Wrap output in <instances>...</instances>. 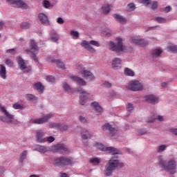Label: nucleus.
I'll use <instances>...</instances> for the list:
<instances>
[{"label": "nucleus", "mask_w": 177, "mask_h": 177, "mask_svg": "<svg viewBox=\"0 0 177 177\" xmlns=\"http://www.w3.org/2000/svg\"><path fill=\"white\" fill-rule=\"evenodd\" d=\"M71 80H72L74 82H76L77 85H80V86H85L86 85V81L85 80L75 76V75H72L70 76Z\"/></svg>", "instance_id": "19"}, {"label": "nucleus", "mask_w": 177, "mask_h": 177, "mask_svg": "<svg viewBox=\"0 0 177 177\" xmlns=\"http://www.w3.org/2000/svg\"><path fill=\"white\" fill-rule=\"evenodd\" d=\"M12 107L15 110H23V109H24V105L20 104L19 103H15L13 104Z\"/></svg>", "instance_id": "39"}, {"label": "nucleus", "mask_w": 177, "mask_h": 177, "mask_svg": "<svg viewBox=\"0 0 177 177\" xmlns=\"http://www.w3.org/2000/svg\"><path fill=\"white\" fill-rule=\"evenodd\" d=\"M95 147L101 151H104L105 153H109V154L112 155L104 167V172L106 176H111V175H113V172L115 171L116 168H118V167L122 168L124 167V163L120 162L118 156V154H121V151L113 147H106L103 145V144L99 142L95 144Z\"/></svg>", "instance_id": "1"}, {"label": "nucleus", "mask_w": 177, "mask_h": 177, "mask_svg": "<svg viewBox=\"0 0 177 177\" xmlns=\"http://www.w3.org/2000/svg\"><path fill=\"white\" fill-rule=\"evenodd\" d=\"M158 8V3H157V1H153L152 3V10H157Z\"/></svg>", "instance_id": "53"}, {"label": "nucleus", "mask_w": 177, "mask_h": 177, "mask_svg": "<svg viewBox=\"0 0 177 177\" xmlns=\"http://www.w3.org/2000/svg\"><path fill=\"white\" fill-rule=\"evenodd\" d=\"M26 157H27V151H24L20 154L19 162H23V161H24V160H26Z\"/></svg>", "instance_id": "37"}, {"label": "nucleus", "mask_w": 177, "mask_h": 177, "mask_svg": "<svg viewBox=\"0 0 177 177\" xmlns=\"http://www.w3.org/2000/svg\"><path fill=\"white\" fill-rule=\"evenodd\" d=\"M89 162L90 164H93V165H97L98 164H100L101 160L99 158H93L90 159Z\"/></svg>", "instance_id": "34"}, {"label": "nucleus", "mask_w": 177, "mask_h": 177, "mask_svg": "<svg viewBox=\"0 0 177 177\" xmlns=\"http://www.w3.org/2000/svg\"><path fill=\"white\" fill-rule=\"evenodd\" d=\"M81 133V138L82 140H88V139H91V138L93 136L92 132L89 131L86 129H83Z\"/></svg>", "instance_id": "21"}, {"label": "nucleus", "mask_w": 177, "mask_h": 177, "mask_svg": "<svg viewBox=\"0 0 177 177\" xmlns=\"http://www.w3.org/2000/svg\"><path fill=\"white\" fill-rule=\"evenodd\" d=\"M49 142V143H52L53 142H55V137L53 136H49L47 140H46V142Z\"/></svg>", "instance_id": "54"}, {"label": "nucleus", "mask_w": 177, "mask_h": 177, "mask_svg": "<svg viewBox=\"0 0 177 177\" xmlns=\"http://www.w3.org/2000/svg\"><path fill=\"white\" fill-rule=\"evenodd\" d=\"M159 166L163 171L168 173L169 175H175L176 174L177 162L174 158H171L167 162L162 157L160 156Z\"/></svg>", "instance_id": "2"}, {"label": "nucleus", "mask_w": 177, "mask_h": 177, "mask_svg": "<svg viewBox=\"0 0 177 177\" xmlns=\"http://www.w3.org/2000/svg\"><path fill=\"white\" fill-rule=\"evenodd\" d=\"M53 153H60V154H67L68 149L64 144H56L51 147Z\"/></svg>", "instance_id": "10"}, {"label": "nucleus", "mask_w": 177, "mask_h": 177, "mask_svg": "<svg viewBox=\"0 0 177 177\" xmlns=\"http://www.w3.org/2000/svg\"><path fill=\"white\" fill-rule=\"evenodd\" d=\"M161 53H162V50L161 48H156L152 51V56L155 58L160 57Z\"/></svg>", "instance_id": "29"}, {"label": "nucleus", "mask_w": 177, "mask_h": 177, "mask_svg": "<svg viewBox=\"0 0 177 177\" xmlns=\"http://www.w3.org/2000/svg\"><path fill=\"white\" fill-rule=\"evenodd\" d=\"M21 28H30L31 27V24L28 22H24L21 24Z\"/></svg>", "instance_id": "46"}, {"label": "nucleus", "mask_w": 177, "mask_h": 177, "mask_svg": "<svg viewBox=\"0 0 177 177\" xmlns=\"http://www.w3.org/2000/svg\"><path fill=\"white\" fill-rule=\"evenodd\" d=\"M35 136L39 143H45L46 142V138L44 136V131L42 130L37 131Z\"/></svg>", "instance_id": "20"}, {"label": "nucleus", "mask_w": 177, "mask_h": 177, "mask_svg": "<svg viewBox=\"0 0 177 177\" xmlns=\"http://www.w3.org/2000/svg\"><path fill=\"white\" fill-rule=\"evenodd\" d=\"M109 49L113 50V52H124L127 48L125 46L122 44V39L120 37H116V44L113 41L109 42Z\"/></svg>", "instance_id": "5"}, {"label": "nucleus", "mask_w": 177, "mask_h": 177, "mask_svg": "<svg viewBox=\"0 0 177 177\" xmlns=\"http://www.w3.org/2000/svg\"><path fill=\"white\" fill-rule=\"evenodd\" d=\"M136 9V6L133 3H129L127 6V12H133Z\"/></svg>", "instance_id": "32"}, {"label": "nucleus", "mask_w": 177, "mask_h": 177, "mask_svg": "<svg viewBox=\"0 0 177 177\" xmlns=\"http://www.w3.org/2000/svg\"><path fill=\"white\" fill-rule=\"evenodd\" d=\"M50 39L53 42H57L59 41V35L57 32H53L50 36Z\"/></svg>", "instance_id": "30"}, {"label": "nucleus", "mask_w": 177, "mask_h": 177, "mask_svg": "<svg viewBox=\"0 0 177 177\" xmlns=\"http://www.w3.org/2000/svg\"><path fill=\"white\" fill-rule=\"evenodd\" d=\"M16 59L18 67L20 68L21 71H24V70H30V68L27 66V62L23 59L21 57H17Z\"/></svg>", "instance_id": "16"}, {"label": "nucleus", "mask_w": 177, "mask_h": 177, "mask_svg": "<svg viewBox=\"0 0 177 177\" xmlns=\"http://www.w3.org/2000/svg\"><path fill=\"white\" fill-rule=\"evenodd\" d=\"M102 129L104 131H109L111 136H114L117 134L118 130L115 127H113L110 123H106L102 126Z\"/></svg>", "instance_id": "15"}, {"label": "nucleus", "mask_w": 177, "mask_h": 177, "mask_svg": "<svg viewBox=\"0 0 177 177\" xmlns=\"http://www.w3.org/2000/svg\"><path fill=\"white\" fill-rule=\"evenodd\" d=\"M35 149L36 151H39V153H46L48 151V148L42 145H36Z\"/></svg>", "instance_id": "28"}, {"label": "nucleus", "mask_w": 177, "mask_h": 177, "mask_svg": "<svg viewBox=\"0 0 177 177\" xmlns=\"http://www.w3.org/2000/svg\"><path fill=\"white\" fill-rule=\"evenodd\" d=\"M161 86H162V88H165V86H167V82H162V83L161 84Z\"/></svg>", "instance_id": "63"}, {"label": "nucleus", "mask_w": 177, "mask_h": 177, "mask_svg": "<svg viewBox=\"0 0 177 177\" xmlns=\"http://www.w3.org/2000/svg\"><path fill=\"white\" fill-rule=\"evenodd\" d=\"M57 23H58V24H63L64 23V19L59 17L57 19Z\"/></svg>", "instance_id": "56"}, {"label": "nucleus", "mask_w": 177, "mask_h": 177, "mask_svg": "<svg viewBox=\"0 0 177 177\" xmlns=\"http://www.w3.org/2000/svg\"><path fill=\"white\" fill-rule=\"evenodd\" d=\"M61 177H67V174L63 173V174L61 175Z\"/></svg>", "instance_id": "64"}, {"label": "nucleus", "mask_w": 177, "mask_h": 177, "mask_svg": "<svg viewBox=\"0 0 177 177\" xmlns=\"http://www.w3.org/2000/svg\"><path fill=\"white\" fill-rule=\"evenodd\" d=\"M46 80L47 82H50L51 84H53L56 81V78L53 77V75H48L46 77Z\"/></svg>", "instance_id": "41"}, {"label": "nucleus", "mask_w": 177, "mask_h": 177, "mask_svg": "<svg viewBox=\"0 0 177 177\" xmlns=\"http://www.w3.org/2000/svg\"><path fill=\"white\" fill-rule=\"evenodd\" d=\"M7 53H11V55H15L16 53V50L15 48L8 49L6 50Z\"/></svg>", "instance_id": "57"}, {"label": "nucleus", "mask_w": 177, "mask_h": 177, "mask_svg": "<svg viewBox=\"0 0 177 177\" xmlns=\"http://www.w3.org/2000/svg\"><path fill=\"white\" fill-rule=\"evenodd\" d=\"M135 109V107L133 106V104H132L131 102H129L127 104V111L129 112V113H132V111H133V109Z\"/></svg>", "instance_id": "42"}, {"label": "nucleus", "mask_w": 177, "mask_h": 177, "mask_svg": "<svg viewBox=\"0 0 177 177\" xmlns=\"http://www.w3.org/2000/svg\"><path fill=\"white\" fill-rule=\"evenodd\" d=\"M102 10L104 15H107L110 13V6L109 4H104L102 7Z\"/></svg>", "instance_id": "33"}, {"label": "nucleus", "mask_w": 177, "mask_h": 177, "mask_svg": "<svg viewBox=\"0 0 177 177\" xmlns=\"http://www.w3.org/2000/svg\"><path fill=\"white\" fill-rule=\"evenodd\" d=\"M165 149H167V145H162L158 147L157 151L158 153H162V151H165Z\"/></svg>", "instance_id": "45"}, {"label": "nucleus", "mask_w": 177, "mask_h": 177, "mask_svg": "<svg viewBox=\"0 0 177 177\" xmlns=\"http://www.w3.org/2000/svg\"><path fill=\"white\" fill-rule=\"evenodd\" d=\"M122 66L121 58L115 57L112 59L111 66L113 70H120Z\"/></svg>", "instance_id": "17"}, {"label": "nucleus", "mask_w": 177, "mask_h": 177, "mask_svg": "<svg viewBox=\"0 0 177 177\" xmlns=\"http://www.w3.org/2000/svg\"><path fill=\"white\" fill-rule=\"evenodd\" d=\"M39 50V49L38 48V46H37V42L33 39L30 40V50L27 49L26 52L28 55H30V57L33 58V60L36 63H38V58L35 53H38Z\"/></svg>", "instance_id": "8"}, {"label": "nucleus", "mask_w": 177, "mask_h": 177, "mask_svg": "<svg viewBox=\"0 0 177 177\" xmlns=\"http://www.w3.org/2000/svg\"><path fill=\"white\" fill-rule=\"evenodd\" d=\"M141 3H143L145 6H147L151 3V0H142Z\"/></svg>", "instance_id": "52"}, {"label": "nucleus", "mask_w": 177, "mask_h": 177, "mask_svg": "<svg viewBox=\"0 0 177 177\" xmlns=\"http://www.w3.org/2000/svg\"><path fill=\"white\" fill-rule=\"evenodd\" d=\"M77 70H80L82 77L86 81H95V75L92 72L85 70L81 66H77Z\"/></svg>", "instance_id": "11"}, {"label": "nucleus", "mask_w": 177, "mask_h": 177, "mask_svg": "<svg viewBox=\"0 0 177 177\" xmlns=\"http://www.w3.org/2000/svg\"><path fill=\"white\" fill-rule=\"evenodd\" d=\"M171 6H167V7L165 8L164 12H165V13H168L169 12H171Z\"/></svg>", "instance_id": "58"}, {"label": "nucleus", "mask_w": 177, "mask_h": 177, "mask_svg": "<svg viewBox=\"0 0 177 177\" xmlns=\"http://www.w3.org/2000/svg\"><path fill=\"white\" fill-rule=\"evenodd\" d=\"M155 20H156V21H158V23H165V19H164L161 17H156Z\"/></svg>", "instance_id": "50"}, {"label": "nucleus", "mask_w": 177, "mask_h": 177, "mask_svg": "<svg viewBox=\"0 0 177 177\" xmlns=\"http://www.w3.org/2000/svg\"><path fill=\"white\" fill-rule=\"evenodd\" d=\"M26 100H29L30 102H36L37 97L32 94H26Z\"/></svg>", "instance_id": "35"}, {"label": "nucleus", "mask_w": 177, "mask_h": 177, "mask_svg": "<svg viewBox=\"0 0 177 177\" xmlns=\"http://www.w3.org/2000/svg\"><path fill=\"white\" fill-rule=\"evenodd\" d=\"M58 129L60 131H67V129H68V126L64 124H59V127H58Z\"/></svg>", "instance_id": "48"}, {"label": "nucleus", "mask_w": 177, "mask_h": 177, "mask_svg": "<svg viewBox=\"0 0 177 177\" xmlns=\"http://www.w3.org/2000/svg\"><path fill=\"white\" fill-rule=\"evenodd\" d=\"M63 88L66 92V93H71L73 92V90L71 89V87L67 82H64L63 83Z\"/></svg>", "instance_id": "31"}, {"label": "nucleus", "mask_w": 177, "mask_h": 177, "mask_svg": "<svg viewBox=\"0 0 177 177\" xmlns=\"http://www.w3.org/2000/svg\"><path fill=\"white\" fill-rule=\"evenodd\" d=\"M113 17L116 20H118L120 23H121L122 24H125V23H127V19L122 17V15H120L118 14H114Z\"/></svg>", "instance_id": "25"}, {"label": "nucleus", "mask_w": 177, "mask_h": 177, "mask_svg": "<svg viewBox=\"0 0 177 177\" xmlns=\"http://www.w3.org/2000/svg\"><path fill=\"white\" fill-rule=\"evenodd\" d=\"M104 86H106V88H110L111 86V84L109 82H105Z\"/></svg>", "instance_id": "60"}, {"label": "nucleus", "mask_w": 177, "mask_h": 177, "mask_svg": "<svg viewBox=\"0 0 177 177\" xmlns=\"http://www.w3.org/2000/svg\"><path fill=\"white\" fill-rule=\"evenodd\" d=\"M39 19L40 20L41 24H45L46 26L49 24V19H48V16L44 13L39 14Z\"/></svg>", "instance_id": "24"}, {"label": "nucleus", "mask_w": 177, "mask_h": 177, "mask_svg": "<svg viewBox=\"0 0 177 177\" xmlns=\"http://www.w3.org/2000/svg\"><path fill=\"white\" fill-rule=\"evenodd\" d=\"M124 75H127V77H134L135 76V72L129 68H124Z\"/></svg>", "instance_id": "27"}, {"label": "nucleus", "mask_w": 177, "mask_h": 177, "mask_svg": "<svg viewBox=\"0 0 177 177\" xmlns=\"http://www.w3.org/2000/svg\"><path fill=\"white\" fill-rule=\"evenodd\" d=\"M41 4L42 6L45 8V9H49V8H50V2L48 0H43Z\"/></svg>", "instance_id": "38"}, {"label": "nucleus", "mask_w": 177, "mask_h": 177, "mask_svg": "<svg viewBox=\"0 0 177 177\" xmlns=\"http://www.w3.org/2000/svg\"><path fill=\"white\" fill-rule=\"evenodd\" d=\"M127 89L133 92H139L143 91V84L139 80L130 81L127 85Z\"/></svg>", "instance_id": "7"}, {"label": "nucleus", "mask_w": 177, "mask_h": 177, "mask_svg": "<svg viewBox=\"0 0 177 177\" xmlns=\"http://www.w3.org/2000/svg\"><path fill=\"white\" fill-rule=\"evenodd\" d=\"M138 133L140 135H146V133H147V130L144 129H140V130L138 131Z\"/></svg>", "instance_id": "55"}, {"label": "nucleus", "mask_w": 177, "mask_h": 177, "mask_svg": "<svg viewBox=\"0 0 177 177\" xmlns=\"http://www.w3.org/2000/svg\"><path fill=\"white\" fill-rule=\"evenodd\" d=\"M145 100L151 104H156V103H159L160 98H158V97L156 95L150 94L145 96Z\"/></svg>", "instance_id": "18"}, {"label": "nucleus", "mask_w": 177, "mask_h": 177, "mask_svg": "<svg viewBox=\"0 0 177 177\" xmlns=\"http://www.w3.org/2000/svg\"><path fill=\"white\" fill-rule=\"evenodd\" d=\"M35 87L36 88L37 91H38V92H40L41 93L44 92V86L41 82L36 83L35 84Z\"/></svg>", "instance_id": "36"}, {"label": "nucleus", "mask_w": 177, "mask_h": 177, "mask_svg": "<svg viewBox=\"0 0 177 177\" xmlns=\"http://www.w3.org/2000/svg\"><path fill=\"white\" fill-rule=\"evenodd\" d=\"M91 45H92L93 46ZM80 46L86 49V50H88V52H90V53H96V50L95 49V48H93V46L99 47L100 46V44L98 41L95 40H91L89 41L86 40H83L80 43Z\"/></svg>", "instance_id": "6"}, {"label": "nucleus", "mask_w": 177, "mask_h": 177, "mask_svg": "<svg viewBox=\"0 0 177 177\" xmlns=\"http://www.w3.org/2000/svg\"><path fill=\"white\" fill-rule=\"evenodd\" d=\"M79 120L82 124H86L88 122V120L84 116H80Z\"/></svg>", "instance_id": "51"}, {"label": "nucleus", "mask_w": 177, "mask_h": 177, "mask_svg": "<svg viewBox=\"0 0 177 177\" xmlns=\"http://www.w3.org/2000/svg\"><path fill=\"white\" fill-rule=\"evenodd\" d=\"M131 44H134L137 46H141V48H145V46L149 45V41L143 38L133 36L131 37Z\"/></svg>", "instance_id": "12"}, {"label": "nucleus", "mask_w": 177, "mask_h": 177, "mask_svg": "<svg viewBox=\"0 0 177 177\" xmlns=\"http://www.w3.org/2000/svg\"><path fill=\"white\" fill-rule=\"evenodd\" d=\"M0 77L3 80H6V67L3 65H0Z\"/></svg>", "instance_id": "26"}, {"label": "nucleus", "mask_w": 177, "mask_h": 177, "mask_svg": "<svg viewBox=\"0 0 177 177\" xmlns=\"http://www.w3.org/2000/svg\"><path fill=\"white\" fill-rule=\"evenodd\" d=\"M74 162H75L73 158L61 156L54 160L53 165L63 168V167H67V165H73Z\"/></svg>", "instance_id": "3"}, {"label": "nucleus", "mask_w": 177, "mask_h": 177, "mask_svg": "<svg viewBox=\"0 0 177 177\" xmlns=\"http://www.w3.org/2000/svg\"><path fill=\"white\" fill-rule=\"evenodd\" d=\"M49 127L53 128L54 129H59L60 128V124L51 122L49 124Z\"/></svg>", "instance_id": "44"}, {"label": "nucleus", "mask_w": 177, "mask_h": 177, "mask_svg": "<svg viewBox=\"0 0 177 177\" xmlns=\"http://www.w3.org/2000/svg\"><path fill=\"white\" fill-rule=\"evenodd\" d=\"M77 91L80 93V103L82 106H85V103L86 102V99H88V96H89V93H88L82 87H78L77 88Z\"/></svg>", "instance_id": "13"}, {"label": "nucleus", "mask_w": 177, "mask_h": 177, "mask_svg": "<svg viewBox=\"0 0 177 177\" xmlns=\"http://www.w3.org/2000/svg\"><path fill=\"white\" fill-rule=\"evenodd\" d=\"M170 131L171 132V133H173V135L177 136V129H171Z\"/></svg>", "instance_id": "59"}, {"label": "nucleus", "mask_w": 177, "mask_h": 177, "mask_svg": "<svg viewBox=\"0 0 177 177\" xmlns=\"http://www.w3.org/2000/svg\"><path fill=\"white\" fill-rule=\"evenodd\" d=\"M5 63L8 67H13V62H12L10 59H6L5 60Z\"/></svg>", "instance_id": "49"}, {"label": "nucleus", "mask_w": 177, "mask_h": 177, "mask_svg": "<svg viewBox=\"0 0 177 177\" xmlns=\"http://www.w3.org/2000/svg\"><path fill=\"white\" fill-rule=\"evenodd\" d=\"M51 63H55L58 67V68H61V70H66V66L63 62L60 61L59 59H55L52 57L48 58V59Z\"/></svg>", "instance_id": "22"}, {"label": "nucleus", "mask_w": 177, "mask_h": 177, "mask_svg": "<svg viewBox=\"0 0 177 177\" xmlns=\"http://www.w3.org/2000/svg\"><path fill=\"white\" fill-rule=\"evenodd\" d=\"M5 172V168L3 167H0V175H2Z\"/></svg>", "instance_id": "62"}, {"label": "nucleus", "mask_w": 177, "mask_h": 177, "mask_svg": "<svg viewBox=\"0 0 177 177\" xmlns=\"http://www.w3.org/2000/svg\"><path fill=\"white\" fill-rule=\"evenodd\" d=\"M157 120L158 121H164V118L162 116H161V115H158L157 116Z\"/></svg>", "instance_id": "61"}, {"label": "nucleus", "mask_w": 177, "mask_h": 177, "mask_svg": "<svg viewBox=\"0 0 177 177\" xmlns=\"http://www.w3.org/2000/svg\"><path fill=\"white\" fill-rule=\"evenodd\" d=\"M91 106L97 113H103V108L99 104V102H93L91 104Z\"/></svg>", "instance_id": "23"}, {"label": "nucleus", "mask_w": 177, "mask_h": 177, "mask_svg": "<svg viewBox=\"0 0 177 177\" xmlns=\"http://www.w3.org/2000/svg\"><path fill=\"white\" fill-rule=\"evenodd\" d=\"M70 34L73 38H78L80 37V32L77 30H71Z\"/></svg>", "instance_id": "43"}, {"label": "nucleus", "mask_w": 177, "mask_h": 177, "mask_svg": "<svg viewBox=\"0 0 177 177\" xmlns=\"http://www.w3.org/2000/svg\"><path fill=\"white\" fill-rule=\"evenodd\" d=\"M1 112L4 113L6 116H1L0 120L3 122H6L7 124H12V125H18L20 124V122L15 119V116L9 113L5 107L1 108Z\"/></svg>", "instance_id": "4"}, {"label": "nucleus", "mask_w": 177, "mask_h": 177, "mask_svg": "<svg viewBox=\"0 0 177 177\" xmlns=\"http://www.w3.org/2000/svg\"><path fill=\"white\" fill-rule=\"evenodd\" d=\"M8 5H15L16 8L27 10L28 9V4L22 0H6Z\"/></svg>", "instance_id": "9"}, {"label": "nucleus", "mask_w": 177, "mask_h": 177, "mask_svg": "<svg viewBox=\"0 0 177 177\" xmlns=\"http://www.w3.org/2000/svg\"><path fill=\"white\" fill-rule=\"evenodd\" d=\"M53 116H54V115L53 113H48V114H46L43 118H40L38 119H31L30 120V122L31 124H37L38 125H39L41 124H45V122H48L49 119L52 118V117H53Z\"/></svg>", "instance_id": "14"}, {"label": "nucleus", "mask_w": 177, "mask_h": 177, "mask_svg": "<svg viewBox=\"0 0 177 177\" xmlns=\"http://www.w3.org/2000/svg\"><path fill=\"white\" fill-rule=\"evenodd\" d=\"M168 49H169V50H170V52H173V53H177V46L176 45L171 44L168 46Z\"/></svg>", "instance_id": "40"}, {"label": "nucleus", "mask_w": 177, "mask_h": 177, "mask_svg": "<svg viewBox=\"0 0 177 177\" xmlns=\"http://www.w3.org/2000/svg\"><path fill=\"white\" fill-rule=\"evenodd\" d=\"M155 120H156V115H152L150 118H147L146 122H148V124H150L151 122H154Z\"/></svg>", "instance_id": "47"}]
</instances>
